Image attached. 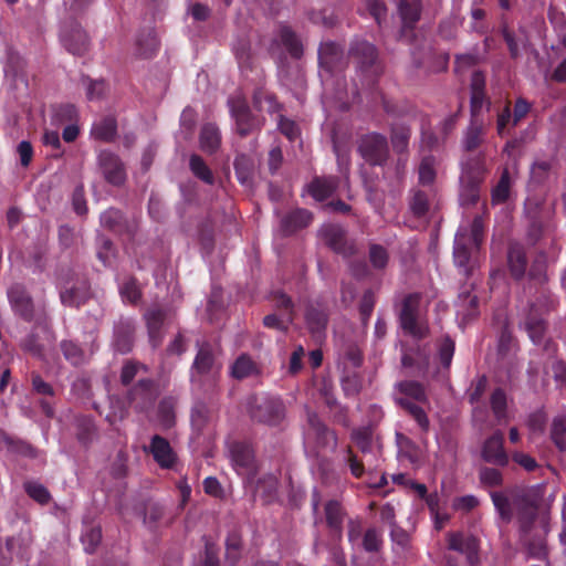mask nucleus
I'll return each mask as SVG.
<instances>
[{"mask_svg":"<svg viewBox=\"0 0 566 566\" xmlns=\"http://www.w3.org/2000/svg\"><path fill=\"white\" fill-rule=\"evenodd\" d=\"M348 57L353 61L356 70L374 84L382 72L378 59L377 48L367 40L356 38L350 41L348 48Z\"/></svg>","mask_w":566,"mask_h":566,"instance_id":"1","label":"nucleus"},{"mask_svg":"<svg viewBox=\"0 0 566 566\" xmlns=\"http://www.w3.org/2000/svg\"><path fill=\"white\" fill-rule=\"evenodd\" d=\"M61 303L69 307H80L90 298L91 286L84 276L73 270H61L57 274Z\"/></svg>","mask_w":566,"mask_h":566,"instance_id":"2","label":"nucleus"},{"mask_svg":"<svg viewBox=\"0 0 566 566\" xmlns=\"http://www.w3.org/2000/svg\"><path fill=\"white\" fill-rule=\"evenodd\" d=\"M420 293H409L402 298L398 314L401 329L416 339L429 335L428 325L420 318Z\"/></svg>","mask_w":566,"mask_h":566,"instance_id":"3","label":"nucleus"},{"mask_svg":"<svg viewBox=\"0 0 566 566\" xmlns=\"http://www.w3.org/2000/svg\"><path fill=\"white\" fill-rule=\"evenodd\" d=\"M249 415L255 422L279 426L285 418V406L276 397H254L249 402Z\"/></svg>","mask_w":566,"mask_h":566,"instance_id":"4","label":"nucleus"},{"mask_svg":"<svg viewBox=\"0 0 566 566\" xmlns=\"http://www.w3.org/2000/svg\"><path fill=\"white\" fill-rule=\"evenodd\" d=\"M357 151L370 166H382L389 156L387 137L373 132L363 135L357 145Z\"/></svg>","mask_w":566,"mask_h":566,"instance_id":"5","label":"nucleus"},{"mask_svg":"<svg viewBox=\"0 0 566 566\" xmlns=\"http://www.w3.org/2000/svg\"><path fill=\"white\" fill-rule=\"evenodd\" d=\"M228 104L231 116L235 122L237 132L241 137H245L262 128L264 118L253 115L244 98L231 97Z\"/></svg>","mask_w":566,"mask_h":566,"instance_id":"6","label":"nucleus"},{"mask_svg":"<svg viewBox=\"0 0 566 566\" xmlns=\"http://www.w3.org/2000/svg\"><path fill=\"white\" fill-rule=\"evenodd\" d=\"M318 65L321 72L332 76L340 73L347 66L344 45L335 41H324L318 46Z\"/></svg>","mask_w":566,"mask_h":566,"instance_id":"7","label":"nucleus"},{"mask_svg":"<svg viewBox=\"0 0 566 566\" xmlns=\"http://www.w3.org/2000/svg\"><path fill=\"white\" fill-rule=\"evenodd\" d=\"M318 234L325 245L336 254L349 258L356 253L355 243L347 239L346 230L342 226L335 223L323 224Z\"/></svg>","mask_w":566,"mask_h":566,"instance_id":"8","label":"nucleus"},{"mask_svg":"<svg viewBox=\"0 0 566 566\" xmlns=\"http://www.w3.org/2000/svg\"><path fill=\"white\" fill-rule=\"evenodd\" d=\"M159 395L157 382L153 379H140L127 394L129 406L137 412H145L153 408Z\"/></svg>","mask_w":566,"mask_h":566,"instance_id":"9","label":"nucleus"},{"mask_svg":"<svg viewBox=\"0 0 566 566\" xmlns=\"http://www.w3.org/2000/svg\"><path fill=\"white\" fill-rule=\"evenodd\" d=\"M12 311L23 321L31 323L34 319V302L22 283L12 284L7 291Z\"/></svg>","mask_w":566,"mask_h":566,"instance_id":"10","label":"nucleus"},{"mask_svg":"<svg viewBox=\"0 0 566 566\" xmlns=\"http://www.w3.org/2000/svg\"><path fill=\"white\" fill-rule=\"evenodd\" d=\"M147 451L163 470H175L179 462L178 454L170 442L159 434L151 437Z\"/></svg>","mask_w":566,"mask_h":566,"instance_id":"11","label":"nucleus"},{"mask_svg":"<svg viewBox=\"0 0 566 566\" xmlns=\"http://www.w3.org/2000/svg\"><path fill=\"white\" fill-rule=\"evenodd\" d=\"M99 168L105 180L116 187L124 185L126 181L125 165L116 154L103 150L98 155Z\"/></svg>","mask_w":566,"mask_h":566,"instance_id":"12","label":"nucleus"},{"mask_svg":"<svg viewBox=\"0 0 566 566\" xmlns=\"http://www.w3.org/2000/svg\"><path fill=\"white\" fill-rule=\"evenodd\" d=\"M481 457L486 463L506 467L510 462V457L504 449V434L496 430L484 442L481 450Z\"/></svg>","mask_w":566,"mask_h":566,"instance_id":"13","label":"nucleus"},{"mask_svg":"<svg viewBox=\"0 0 566 566\" xmlns=\"http://www.w3.org/2000/svg\"><path fill=\"white\" fill-rule=\"evenodd\" d=\"M486 80L481 71H474L471 75L470 83V113L471 118H479L483 107L490 108L491 101L485 92Z\"/></svg>","mask_w":566,"mask_h":566,"instance_id":"14","label":"nucleus"},{"mask_svg":"<svg viewBox=\"0 0 566 566\" xmlns=\"http://www.w3.org/2000/svg\"><path fill=\"white\" fill-rule=\"evenodd\" d=\"M313 213L305 208H295L282 216L280 232L283 237H290L307 228L313 221Z\"/></svg>","mask_w":566,"mask_h":566,"instance_id":"15","label":"nucleus"},{"mask_svg":"<svg viewBox=\"0 0 566 566\" xmlns=\"http://www.w3.org/2000/svg\"><path fill=\"white\" fill-rule=\"evenodd\" d=\"M230 454L238 473L252 474L254 472V452L250 444L233 442L230 447Z\"/></svg>","mask_w":566,"mask_h":566,"instance_id":"16","label":"nucleus"},{"mask_svg":"<svg viewBox=\"0 0 566 566\" xmlns=\"http://www.w3.org/2000/svg\"><path fill=\"white\" fill-rule=\"evenodd\" d=\"M556 229L557 226L553 218L547 217H534L530 223L527 230V239L531 244H536L541 240L548 238L552 242L556 241Z\"/></svg>","mask_w":566,"mask_h":566,"instance_id":"17","label":"nucleus"},{"mask_svg":"<svg viewBox=\"0 0 566 566\" xmlns=\"http://www.w3.org/2000/svg\"><path fill=\"white\" fill-rule=\"evenodd\" d=\"M448 547L464 554L470 565L478 564L479 543L475 537L464 536L462 533H450L448 536Z\"/></svg>","mask_w":566,"mask_h":566,"instance_id":"18","label":"nucleus"},{"mask_svg":"<svg viewBox=\"0 0 566 566\" xmlns=\"http://www.w3.org/2000/svg\"><path fill=\"white\" fill-rule=\"evenodd\" d=\"M102 227L108 229L116 234H135L136 226L125 218L124 213L116 208H109L101 214Z\"/></svg>","mask_w":566,"mask_h":566,"instance_id":"19","label":"nucleus"},{"mask_svg":"<svg viewBox=\"0 0 566 566\" xmlns=\"http://www.w3.org/2000/svg\"><path fill=\"white\" fill-rule=\"evenodd\" d=\"M470 239L465 231L455 234L453 244V262L464 276L471 274V248Z\"/></svg>","mask_w":566,"mask_h":566,"instance_id":"20","label":"nucleus"},{"mask_svg":"<svg viewBox=\"0 0 566 566\" xmlns=\"http://www.w3.org/2000/svg\"><path fill=\"white\" fill-rule=\"evenodd\" d=\"M62 42L64 48L73 55H84L88 50V36L78 25L74 24L70 30H63Z\"/></svg>","mask_w":566,"mask_h":566,"instance_id":"21","label":"nucleus"},{"mask_svg":"<svg viewBox=\"0 0 566 566\" xmlns=\"http://www.w3.org/2000/svg\"><path fill=\"white\" fill-rule=\"evenodd\" d=\"M507 265L510 274L515 281H521L525 277L528 260L522 244H510L507 250Z\"/></svg>","mask_w":566,"mask_h":566,"instance_id":"22","label":"nucleus"},{"mask_svg":"<svg viewBox=\"0 0 566 566\" xmlns=\"http://www.w3.org/2000/svg\"><path fill=\"white\" fill-rule=\"evenodd\" d=\"M305 322L314 337L321 336L326 329L328 313L321 304H308L305 311Z\"/></svg>","mask_w":566,"mask_h":566,"instance_id":"23","label":"nucleus"},{"mask_svg":"<svg viewBox=\"0 0 566 566\" xmlns=\"http://www.w3.org/2000/svg\"><path fill=\"white\" fill-rule=\"evenodd\" d=\"M326 526L334 537L340 538L343 533V523L345 518V510L336 500H329L324 506Z\"/></svg>","mask_w":566,"mask_h":566,"instance_id":"24","label":"nucleus"},{"mask_svg":"<svg viewBox=\"0 0 566 566\" xmlns=\"http://www.w3.org/2000/svg\"><path fill=\"white\" fill-rule=\"evenodd\" d=\"M338 184L336 176L314 177L307 186V191L316 201L322 202L336 191Z\"/></svg>","mask_w":566,"mask_h":566,"instance_id":"25","label":"nucleus"},{"mask_svg":"<svg viewBox=\"0 0 566 566\" xmlns=\"http://www.w3.org/2000/svg\"><path fill=\"white\" fill-rule=\"evenodd\" d=\"M166 316V311L163 308H153L146 313L148 336L153 348L159 347L163 343V326Z\"/></svg>","mask_w":566,"mask_h":566,"instance_id":"26","label":"nucleus"},{"mask_svg":"<svg viewBox=\"0 0 566 566\" xmlns=\"http://www.w3.org/2000/svg\"><path fill=\"white\" fill-rule=\"evenodd\" d=\"M159 49V41L153 28L142 30L136 39V55L142 59H151Z\"/></svg>","mask_w":566,"mask_h":566,"instance_id":"27","label":"nucleus"},{"mask_svg":"<svg viewBox=\"0 0 566 566\" xmlns=\"http://www.w3.org/2000/svg\"><path fill=\"white\" fill-rule=\"evenodd\" d=\"M524 328L531 340L535 345H539L546 334L547 322L537 312L530 310L524 321Z\"/></svg>","mask_w":566,"mask_h":566,"instance_id":"28","label":"nucleus"},{"mask_svg":"<svg viewBox=\"0 0 566 566\" xmlns=\"http://www.w3.org/2000/svg\"><path fill=\"white\" fill-rule=\"evenodd\" d=\"M307 422L310 428L313 430L318 444L322 447H327L329 444L333 447L336 446L337 437L335 432L327 428V426L321 420L317 413L308 412Z\"/></svg>","mask_w":566,"mask_h":566,"instance_id":"29","label":"nucleus"},{"mask_svg":"<svg viewBox=\"0 0 566 566\" xmlns=\"http://www.w3.org/2000/svg\"><path fill=\"white\" fill-rule=\"evenodd\" d=\"M226 563L229 566H237L242 557L243 541L238 528L231 530L226 537Z\"/></svg>","mask_w":566,"mask_h":566,"instance_id":"30","label":"nucleus"},{"mask_svg":"<svg viewBox=\"0 0 566 566\" xmlns=\"http://www.w3.org/2000/svg\"><path fill=\"white\" fill-rule=\"evenodd\" d=\"M252 103L255 109H265L270 114L280 113L283 108L282 104L279 103L275 94L270 93L262 87L254 90L252 95Z\"/></svg>","mask_w":566,"mask_h":566,"instance_id":"31","label":"nucleus"},{"mask_svg":"<svg viewBox=\"0 0 566 566\" xmlns=\"http://www.w3.org/2000/svg\"><path fill=\"white\" fill-rule=\"evenodd\" d=\"M484 179V166L480 158H471L462 165L460 182L481 187Z\"/></svg>","mask_w":566,"mask_h":566,"instance_id":"32","label":"nucleus"},{"mask_svg":"<svg viewBox=\"0 0 566 566\" xmlns=\"http://www.w3.org/2000/svg\"><path fill=\"white\" fill-rule=\"evenodd\" d=\"M395 390L399 397L412 399L417 402H427V392L424 386L417 380H401L395 384Z\"/></svg>","mask_w":566,"mask_h":566,"instance_id":"33","label":"nucleus"},{"mask_svg":"<svg viewBox=\"0 0 566 566\" xmlns=\"http://www.w3.org/2000/svg\"><path fill=\"white\" fill-rule=\"evenodd\" d=\"M212 419L213 411L206 402L197 401L191 408V427L198 434H200L206 429Z\"/></svg>","mask_w":566,"mask_h":566,"instance_id":"34","label":"nucleus"},{"mask_svg":"<svg viewBox=\"0 0 566 566\" xmlns=\"http://www.w3.org/2000/svg\"><path fill=\"white\" fill-rule=\"evenodd\" d=\"M200 148L208 154H214L221 144V134L219 128L212 124L207 123L202 126L199 136Z\"/></svg>","mask_w":566,"mask_h":566,"instance_id":"35","label":"nucleus"},{"mask_svg":"<svg viewBox=\"0 0 566 566\" xmlns=\"http://www.w3.org/2000/svg\"><path fill=\"white\" fill-rule=\"evenodd\" d=\"M214 363L212 346L206 342L198 349L192 369L199 375H207L212 371Z\"/></svg>","mask_w":566,"mask_h":566,"instance_id":"36","label":"nucleus"},{"mask_svg":"<svg viewBox=\"0 0 566 566\" xmlns=\"http://www.w3.org/2000/svg\"><path fill=\"white\" fill-rule=\"evenodd\" d=\"M279 36L283 46L293 59H301L303 55V44L291 27L282 24L279 29Z\"/></svg>","mask_w":566,"mask_h":566,"instance_id":"37","label":"nucleus"},{"mask_svg":"<svg viewBox=\"0 0 566 566\" xmlns=\"http://www.w3.org/2000/svg\"><path fill=\"white\" fill-rule=\"evenodd\" d=\"M78 122V112L75 105L63 103L52 106L51 123L54 126L67 125Z\"/></svg>","mask_w":566,"mask_h":566,"instance_id":"38","label":"nucleus"},{"mask_svg":"<svg viewBox=\"0 0 566 566\" xmlns=\"http://www.w3.org/2000/svg\"><path fill=\"white\" fill-rule=\"evenodd\" d=\"M399 13L403 23V27L412 29L418 22L421 13V1L420 0H400L399 1Z\"/></svg>","mask_w":566,"mask_h":566,"instance_id":"39","label":"nucleus"},{"mask_svg":"<svg viewBox=\"0 0 566 566\" xmlns=\"http://www.w3.org/2000/svg\"><path fill=\"white\" fill-rule=\"evenodd\" d=\"M516 500L518 501V521L521 530L527 533L536 518L537 507L527 496H520Z\"/></svg>","mask_w":566,"mask_h":566,"instance_id":"40","label":"nucleus"},{"mask_svg":"<svg viewBox=\"0 0 566 566\" xmlns=\"http://www.w3.org/2000/svg\"><path fill=\"white\" fill-rule=\"evenodd\" d=\"M395 402L410 415L423 431L429 429V419L422 407L402 397H395Z\"/></svg>","mask_w":566,"mask_h":566,"instance_id":"41","label":"nucleus"},{"mask_svg":"<svg viewBox=\"0 0 566 566\" xmlns=\"http://www.w3.org/2000/svg\"><path fill=\"white\" fill-rule=\"evenodd\" d=\"M395 402L410 415L423 431L429 429V419L422 407L402 397H395Z\"/></svg>","mask_w":566,"mask_h":566,"instance_id":"42","label":"nucleus"},{"mask_svg":"<svg viewBox=\"0 0 566 566\" xmlns=\"http://www.w3.org/2000/svg\"><path fill=\"white\" fill-rule=\"evenodd\" d=\"M484 124L479 118H471L470 125L465 132L463 145L465 150H475L483 142Z\"/></svg>","mask_w":566,"mask_h":566,"instance_id":"43","label":"nucleus"},{"mask_svg":"<svg viewBox=\"0 0 566 566\" xmlns=\"http://www.w3.org/2000/svg\"><path fill=\"white\" fill-rule=\"evenodd\" d=\"M117 133L116 119L112 116L102 118L98 123H95L92 127V135L95 139L102 142H113Z\"/></svg>","mask_w":566,"mask_h":566,"instance_id":"44","label":"nucleus"},{"mask_svg":"<svg viewBox=\"0 0 566 566\" xmlns=\"http://www.w3.org/2000/svg\"><path fill=\"white\" fill-rule=\"evenodd\" d=\"M528 279L538 285H543L548 281L547 275V254L545 251H539L534 258L532 265L528 270Z\"/></svg>","mask_w":566,"mask_h":566,"instance_id":"45","label":"nucleus"},{"mask_svg":"<svg viewBox=\"0 0 566 566\" xmlns=\"http://www.w3.org/2000/svg\"><path fill=\"white\" fill-rule=\"evenodd\" d=\"M411 129L405 124H395L391 127V145L397 154H403L408 150Z\"/></svg>","mask_w":566,"mask_h":566,"instance_id":"46","label":"nucleus"},{"mask_svg":"<svg viewBox=\"0 0 566 566\" xmlns=\"http://www.w3.org/2000/svg\"><path fill=\"white\" fill-rule=\"evenodd\" d=\"M490 496L502 522L510 523L513 518V509L506 492L491 491Z\"/></svg>","mask_w":566,"mask_h":566,"instance_id":"47","label":"nucleus"},{"mask_svg":"<svg viewBox=\"0 0 566 566\" xmlns=\"http://www.w3.org/2000/svg\"><path fill=\"white\" fill-rule=\"evenodd\" d=\"M176 401L172 397H165L159 401L157 417L160 426L164 429H170L175 426L176 413H175Z\"/></svg>","mask_w":566,"mask_h":566,"instance_id":"48","label":"nucleus"},{"mask_svg":"<svg viewBox=\"0 0 566 566\" xmlns=\"http://www.w3.org/2000/svg\"><path fill=\"white\" fill-rule=\"evenodd\" d=\"M559 306V300L558 297L553 294L551 291L543 289L539 291L538 296L536 297L535 302H533L530 305V310L534 312H541L539 315L543 313H549L557 310Z\"/></svg>","mask_w":566,"mask_h":566,"instance_id":"49","label":"nucleus"},{"mask_svg":"<svg viewBox=\"0 0 566 566\" xmlns=\"http://www.w3.org/2000/svg\"><path fill=\"white\" fill-rule=\"evenodd\" d=\"M368 260L375 271H385L390 256L388 250L378 243H370L368 247Z\"/></svg>","mask_w":566,"mask_h":566,"instance_id":"50","label":"nucleus"},{"mask_svg":"<svg viewBox=\"0 0 566 566\" xmlns=\"http://www.w3.org/2000/svg\"><path fill=\"white\" fill-rule=\"evenodd\" d=\"M117 250L113 241L105 235L97 237L96 256L104 266H113L116 259Z\"/></svg>","mask_w":566,"mask_h":566,"instance_id":"51","label":"nucleus"},{"mask_svg":"<svg viewBox=\"0 0 566 566\" xmlns=\"http://www.w3.org/2000/svg\"><path fill=\"white\" fill-rule=\"evenodd\" d=\"M256 373V364L245 354L239 356L231 367L232 377L239 380L250 377Z\"/></svg>","mask_w":566,"mask_h":566,"instance_id":"52","label":"nucleus"},{"mask_svg":"<svg viewBox=\"0 0 566 566\" xmlns=\"http://www.w3.org/2000/svg\"><path fill=\"white\" fill-rule=\"evenodd\" d=\"M459 307L462 311L463 319L470 321L479 314V298L470 291H463L459 294Z\"/></svg>","mask_w":566,"mask_h":566,"instance_id":"53","label":"nucleus"},{"mask_svg":"<svg viewBox=\"0 0 566 566\" xmlns=\"http://www.w3.org/2000/svg\"><path fill=\"white\" fill-rule=\"evenodd\" d=\"M551 440L560 453L566 451V420L564 417H555L551 424Z\"/></svg>","mask_w":566,"mask_h":566,"instance_id":"54","label":"nucleus"},{"mask_svg":"<svg viewBox=\"0 0 566 566\" xmlns=\"http://www.w3.org/2000/svg\"><path fill=\"white\" fill-rule=\"evenodd\" d=\"M233 166L237 178L242 185L249 184L252 180L253 161L249 156L244 154L238 155L234 159Z\"/></svg>","mask_w":566,"mask_h":566,"instance_id":"55","label":"nucleus"},{"mask_svg":"<svg viewBox=\"0 0 566 566\" xmlns=\"http://www.w3.org/2000/svg\"><path fill=\"white\" fill-rule=\"evenodd\" d=\"M418 176H419V184L422 186H430L436 180V158L432 155L423 156L419 169H418Z\"/></svg>","mask_w":566,"mask_h":566,"instance_id":"56","label":"nucleus"},{"mask_svg":"<svg viewBox=\"0 0 566 566\" xmlns=\"http://www.w3.org/2000/svg\"><path fill=\"white\" fill-rule=\"evenodd\" d=\"M119 293L124 301L137 304L142 298V289L136 277L129 276L119 286Z\"/></svg>","mask_w":566,"mask_h":566,"instance_id":"57","label":"nucleus"},{"mask_svg":"<svg viewBox=\"0 0 566 566\" xmlns=\"http://www.w3.org/2000/svg\"><path fill=\"white\" fill-rule=\"evenodd\" d=\"M189 166L192 174L203 182L208 185H212L214 182L211 169L199 155L193 154L190 156Z\"/></svg>","mask_w":566,"mask_h":566,"instance_id":"58","label":"nucleus"},{"mask_svg":"<svg viewBox=\"0 0 566 566\" xmlns=\"http://www.w3.org/2000/svg\"><path fill=\"white\" fill-rule=\"evenodd\" d=\"M510 188H511V178L509 169L505 168L497 181L496 186L492 190V202L493 203H503L510 197Z\"/></svg>","mask_w":566,"mask_h":566,"instance_id":"59","label":"nucleus"},{"mask_svg":"<svg viewBox=\"0 0 566 566\" xmlns=\"http://www.w3.org/2000/svg\"><path fill=\"white\" fill-rule=\"evenodd\" d=\"M60 348L64 358L73 366H80L84 363V352L78 344L72 340H62Z\"/></svg>","mask_w":566,"mask_h":566,"instance_id":"60","label":"nucleus"},{"mask_svg":"<svg viewBox=\"0 0 566 566\" xmlns=\"http://www.w3.org/2000/svg\"><path fill=\"white\" fill-rule=\"evenodd\" d=\"M82 84L86 87L87 99H101L105 96L107 84L104 80H93L90 76H82Z\"/></svg>","mask_w":566,"mask_h":566,"instance_id":"61","label":"nucleus"},{"mask_svg":"<svg viewBox=\"0 0 566 566\" xmlns=\"http://www.w3.org/2000/svg\"><path fill=\"white\" fill-rule=\"evenodd\" d=\"M292 314H269L263 318V325L270 329H276L282 333H286L289 331L290 324L293 323Z\"/></svg>","mask_w":566,"mask_h":566,"instance_id":"62","label":"nucleus"},{"mask_svg":"<svg viewBox=\"0 0 566 566\" xmlns=\"http://www.w3.org/2000/svg\"><path fill=\"white\" fill-rule=\"evenodd\" d=\"M479 479L484 488H497L503 484V474L496 468L483 467L479 470Z\"/></svg>","mask_w":566,"mask_h":566,"instance_id":"63","label":"nucleus"},{"mask_svg":"<svg viewBox=\"0 0 566 566\" xmlns=\"http://www.w3.org/2000/svg\"><path fill=\"white\" fill-rule=\"evenodd\" d=\"M527 555L536 559H545L547 556L546 541L541 535H534L525 543Z\"/></svg>","mask_w":566,"mask_h":566,"instance_id":"64","label":"nucleus"}]
</instances>
